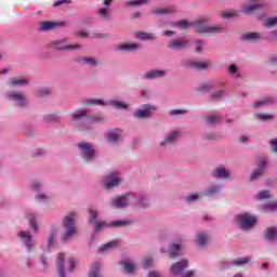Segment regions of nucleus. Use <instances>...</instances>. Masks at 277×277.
<instances>
[{"mask_svg":"<svg viewBox=\"0 0 277 277\" xmlns=\"http://www.w3.org/2000/svg\"><path fill=\"white\" fill-rule=\"evenodd\" d=\"M209 23V17L201 16L197 18L195 22L189 23L186 19H181L174 24L175 27H180V29H188L189 27H195L196 34L203 35V36H211L213 34H221L222 26L214 25V26H207Z\"/></svg>","mask_w":277,"mask_h":277,"instance_id":"obj_1","label":"nucleus"},{"mask_svg":"<svg viewBox=\"0 0 277 277\" xmlns=\"http://www.w3.org/2000/svg\"><path fill=\"white\" fill-rule=\"evenodd\" d=\"M192 68H195L196 70H205V68H208L209 65L207 63L202 62H193L190 63Z\"/></svg>","mask_w":277,"mask_h":277,"instance_id":"obj_38","label":"nucleus"},{"mask_svg":"<svg viewBox=\"0 0 277 277\" xmlns=\"http://www.w3.org/2000/svg\"><path fill=\"white\" fill-rule=\"evenodd\" d=\"M108 142H110V144H116V142H120V131H113L108 133L107 136Z\"/></svg>","mask_w":277,"mask_h":277,"instance_id":"obj_27","label":"nucleus"},{"mask_svg":"<svg viewBox=\"0 0 277 277\" xmlns=\"http://www.w3.org/2000/svg\"><path fill=\"white\" fill-rule=\"evenodd\" d=\"M237 222L240 228L243 230H249V228H254V224H256V216L248 213L239 214L237 216Z\"/></svg>","mask_w":277,"mask_h":277,"instance_id":"obj_4","label":"nucleus"},{"mask_svg":"<svg viewBox=\"0 0 277 277\" xmlns=\"http://www.w3.org/2000/svg\"><path fill=\"white\" fill-rule=\"evenodd\" d=\"M272 198V194H269V190H262L256 195L258 200H267Z\"/></svg>","mask_w":277,"mask_h":277,"instance_id":"obj_40","label":"nucleus"},{"mask_svg":"<svg viewBox=\"0 0 277 277\" xmlns=\"http://www.w3.org/2000/svg\"><path fill=\"white\" fill-rule=\"evenodd\" d=\"M237 16V11H224L222 13V18H235Z\"/></svg>","mask_w":277,"mask_h":277,"instance_id":"obj_45","label":"nucleus"},{"mask_svg":"<svg viewBox=\"0 0 277 277\" xmlns=\"http://www.w3.org/2000/svg\"><path fill=\"white\" fill-rule=\"evenodd\" d=\"M64 253H60L56 261L58 277H66V274L64 273Z\"/></svg>","mask_w":277,"mask_h":277,"instance_id":"obj_19","label":"nucleus"},{"mask_svg":"<svg viewBox=\"0 0 277 277\" xmlns=\"http://www.w3.org/2000/svg\"><path fill=\"white\" fill-rule=\"evenodd\" d=\"M220 192V188L217 187H212L206 192V196H215Z\"/></svg>","mask_w":277,"mask_h":277,"instance_id":"obj_52","label":"nucleus"},{"mask_svg":"<svg viewBox=\"0 0 277 277\" xmlns=\"http://www.w3.org/2000/svg\"><path fill=\"white\" fill-rule=\"evenodd\" d=\"M6 96L11 101L17 103L18 107H25V105H27V97L25 96V93L21 91H10L6 93Z\"/></svg>","mask_w":277,"mask_h":277,"instance_id":"obj_8","label":"nucleus"},{"mask_svg":"<svg viewBox=\"0 0 277 277\" xmlns=\"http://www.w3.org/2000/svg\"><path fill=\"white\" fill-rule=\"evenodd\" d=\"M170 116H183L185 114H187V110L185 109H172L170 110Z\"/></svg>","mask_w":277,"mask_h":277,"instance_id":"obj_47","label":"nucleus"},{"mask_svg":"<svg viewBox=\"0 0 277 277\" xmlns=\"http://www.w3.org/2000/svg\"><path fill=\"white\" fill-rule=\"evenodd\" d=\"M184 269H187V261L182 260L181 262H176L171 267V273H173L175 276H179L180 274H183Z\"/></svg>","mask_w":277,"mask_h":277,"instance_id":"obj_15","label":"nucleus"},{"mask_svg":"<svg viewBox=\"0 0 277 277\" xmlns=\"http://www.w3.org/2000/svg\"><path fill=\"white\" fill-rule=\"evenodd\" d=\"M203 47H205V41H198L197 47H196V52L197 53H202Z\"/></svg>","mask_w":277,"mask_h":277,"instance_id":"obj_55","label":"nucleus"},{"mask_svg":"<svg viewBox=\"0 0 277 277\" xmlns=\"http://www.w3.org/2000/svg\"><path fill=\"white\" fill-rule=\"evenodd\" d=\"M129 224H131V221L129 220L113 221L110 224L105 221H96L94 223V230L95 233H98L103 230V228H111V226H114L115 228H120L122 226H129Z\"/></svg>","mask_w":277,"mask_h":277,"instance_id":"obj_3","label":"nucleus"},{"mask_svg":"<svg viewBox=\"0 0 277 277\" xmlns=\"http://www.w3.org/2000/svg\"><path fill=\"white\" fill-rule=\"evenodd\" d=\"M51 94V91L49 89H41L39 91V96H49Z\"/></svg>","mask_w":277,"mask_h":277,"instance_id":"obj_58","label":"nucleus"},{"mask_svg":"<svg viewBox=\"0 0 277 277\" xmlns=\"http://www.w3.org/2000/svg\"><path fill=\"white\" fill-rule=\"evenodd\" d=\"M89 213H90V222H94V220H96L98 213L96 212V210H92L91 208L89 209Z\"/></svg>","mask_w":277,"mask_h":277,"instance_id":"obj_53","label":"nucleus"},{"mask_svg":"<svg viewBox=\"0 0 277 277\" xmlns=\"http://www.w3.org/2000/svg\"><path fill=\"white\" fill-rule=\"evenodd\" d=\"M98 272H101V264L100 263H95L93 265V268L89 273V277H101V274Z\"/></svg>","mask_w":277,"mask_h":277,"instance_id":"obj_37","label":"nucleus"},{"mask_svg":"<svg viewBox=\"0 0 277 277\" xmlns=\"http://www.w3.org/2000/svg\"><path fill=\"white\" fill-rule=\"evenodd\" d=\"M129 198H131V193L116 197L111 201V207H114V209H122L124 207H129Z\"/></svg>","mask_w":277,"mask_h":277,"instance_id":"obj_10","label":"nucleus"},{"mask_svg":"<svg viewBox=\"0 0 277 277\" xmlns=\"http://www.w3.org/2000/svg\"><path fill=\"white\" fill-rule=\"evenodd\" d=\"M263 211L268 213L269 211H276L277 209V202H268L264 206H262Z\"/></svg>","mask_w":277,"mask_h":277,"instance_id":"obj_39","label":"nucleus"},{"mask_svg":"<svg viewBox=\"0 0 277 277\" xmlns=\"http://www.w3.org/2000/svg\"><path fill=\"white\" fill-rule=\"evenodd\" d=\"M37 200H39V202H44V200H49V197L47 195H37Z\"/></svg>","mask_w":277,"mask_h":277,"instance_id":"obj_61","label":"nucleus"},{"mask_svg":"<svg viewBox=\"0 0 277 277\" xmlns=\"http://www.w3.org/2000/svg\"><path fill=\"white\" fill-rule=\"evenodd\" d=\"M272 103V98L265 97L263 100H259L253 104V107H263L264 105H269Z\"/></svg>","mask_w":277,"mask_h":277,"instance_id":"obj_41","label":"nucleus"},{"mask_svg":"<svg viewBox=\"0 0 277 277\" xmlns=\"http://www.w3.org/2000/svg\"><path fill=\"white\" fill-rule=\"evenodd\" d=\"M197 243L201 247L207 246L209 243V236L202 233L197 234Z\"/></svg>","mask_w":277,"mask_h":277,"instance_id":"obj_33","label":"nucleus"},{"mask_svg":"<svg viewBox=\"0 0 277 277\" xmlns=\"http://www.w3.org/2000/svg\"><path fill=\"white\" fill-rule=\"evenodd\" d=\"M206 122L208 124H217V122H220V118L215 115H210L206 117Z\"/></svg>","mask_w":277,"mask_h":277,"instance_id":"obj_43","label":"nucleus"},{"mask_svg":"<svg viewBox=\"0 0 277 277\" xmlns=\"http://www.w3.org/2000/svg\"><path fill=\"white\" fill-rule=\"evenodd\" d=\"M143 267L145 268L153 267V258H146L143 261Z\"/></svg>","mask_w":277,"mask_h":277,"instance_id":"obj_51","label":"nucleus"},{"mask_svg":"<svg viewBox=\"0 0 277 277\" xmlns=\"http://www.w3.org/2000/svg\"><path fill=\"white\" fill-rule=\"evenodd\" d=\"M98 15H100L102 18H109V9H107V8L100 9V10H98Z\"/></svg>","mask_w":277,"mask_h":277,"instance_id":"obj_48","label":"nucleus"},{"mask_svg":"<svg viewBox=\"0 0 277 277\" xmlns=\"http://www.w3.org/2000/svg\"><path fill=\"white\" fill-rule=\"evenodd\" d=\"M85 116H88V110L85 109H78L69 114L70 120H81V118H85Z\"/></svg>","mask_w":277,"mask_h":277,"instance_id":"obj_23","label":"nucleus"},{"mask_svg":"<svg viewBox=\"0 0 277 277\" xmlns=\"http://www.w3.org/2000/svg\"><path fill=\"white\" fill-rule=\"evenodd\" d=\"M64 3H70V0H57L54 2V8H57V5H62Z\"/></svg>","mask_w":277,"mask_h":277,"instance_id":"obj_62","label":"nucleus"},{"mask_svg":"<svg viewBox=\"0 0 277 277\" xmlns=\"http://www.w3.org/2000/svg\"><path fill=\"white\" fill-rule=\"evenodd\" d=\"M181 254V245H172L170 249V258L171 259H176Z\"/></svg>","mask_w":277,"mask_h":277,"instance_id":"obj_31","label":"nucleus"},{"mask_svg":"<svg viewBox=\"0 0 277 277\" xmlns=\"http://www.w3.org/2000/svg\"><path fill=\"white\" fill-rule=\"evenodd\" d=\"M121 265L127 274H133L135 272V264L129 261H122Z\"/></svg>","mask_w":277,"mask_h":277,"instance_id":"obj_29","label":"nucleus"},{"mask_svg":"<svg viewBox=\"0 0 277 277\" xmlns=\"http://www.w3.org/2000/svg\"><path fill=\"white\" fill-rule=\"evenodd\" d=\"M64 23L60 22H40L39 31H53L55 27H62Z\"/></svg>","mask_w":277,"mask_h":277,"instance_id":"obj_13","label":"nucleus"},{"mask_svg":"<svg viewBox=\"0 0 277 277\" xmlns=\"http://www.w3.org/2000/svg\"><path fill=\"white\" fill-rule=\"evenodd\" d=\"M263 4H251L242 8V14H252V12H256V10H261Z\"/></svg>","mask_w":277,"mask_h":277,"instance_id":"obj_28","label":"nucleus"},{"mask_svg":"<svg viewBox=\"0 0 277 277\" xmlns=\"http://www.w3.org/2000/svg\"><path fill=\"white\" fill-rule=\"evenodd\" d=\"M166 70L161 69H153L144 74L143 79L153 80V79H160V77H166Z\"/></svg>","mask_w":277,"mask_h":277,"instance_id":"obj_14","label":"nucleus"},{"mask_svg":"<svg viewBox=\"0 0 277 277\" xmlns=\"http://www.w3.org/2000/svg\"><path fill=\"white\" fill-rule=\"evenodd\" d=\"M67 43L68 38H63L50 42V47H52V49H55L56 51H72V49H81V45L79 44L67 45Z\"/></svg>","mask_w":277,"mask_h":277,"instance_id":"obj_5","label":"nucleus"},{"mask_svg":"<svg viewBox=\"0 0 277 277\" xmlns=\"http://www.w3.org/2000/svg\"><path fill=\"white\" fill-rule=\"evenodd\" d=\"M277 25V17L268 18L265 22V27H274Z\"/></svg>","mask_w":277,"mask_h":277,"instance_id":"obj_49","label":"nucleus"},{"mask_svg":"<svg viewBox=\"0 0 277 277\" xmlns=\"http://www.w3.org/2000/svg\"><path fill=\"white\" fill-rule=\"evenodd\" d=\"M169 49L173 51H181L183 49H187L189 47V41L184 39H175L169 43Z\"/></svg>","mask_w":277,"mask_h":277,"instance_id":"obj_12","label":"nucleus"},{"mask_svg":"<svg viewBox=\"0 0 277 277\" xmlns=\"http://www.w3.org/2000/svg\"><path fill=\"white\" fill-rule=\"evenodd\" d=\"M148 0H134V1H129L126 3V5H144Z\"/></svg>","mask_w":277,"mask_h":277,"instance_id":"obj_50","label":"nucleus"},{"mask_svg":"<svg viewBox=\"0 0 277 277\" xmlns=\"http://www.w3.org/2000/svg\"><path fill=\"white\" fill-rule=\"evenodd\" d=\"M174 12H176L174 8H163V9L156 10L154 14L168 15V14H174Z\"/></svg>","mask_w":277,"mask_h":277,"instance_id":"obj_36","label":"nucleus"},{"mask_svg":"<svg viewBox=\"0 0 277 277\" xmlns=\"http://www.w3.org/2000/svg\"><path fill=\"white\" fill-rule=\"evenodd\" d=\"M269 144H271L273 150H274L275 153H277V138L272 140V141L269 142Z\"/></svg>","mask_w":277,"mask_h":277,"instance_id":"obj_59","label":"nucleus"},{"mask_svg":"<svg viewBox=\"0 0 277 277\" xmlns=\"http://www.w3.org/2000/svg\"><path fill=\"white\" fill-rule=\"evenodd\" d=\"M78 148L80 149L81 157H83L85 161H92V159H94L95 151L92 144L82 142L78 144Z\"/></svg>","mask_w":277,"mask_h":277,"instance_id":"obj_6","label":"nucleus"},{"mask_svg":"<svg viewBox=\"0 0 277 277\" xmlns=\"http://www.w3.org/2000/svg\"><path fill=\"white\" fill-rule=\"evenodd\" d=\"M28 220L30 223V228H32L35 233H38V225L36 224V217L34 214H28Z\"/></svg>","mask_w":277,"mask_h":277,"instance_id":"obj_44","label":"nucleus"},{"mask_svg":"<svg viewBox=\"0 0 277 277\" xmlns=\"http://www.w3.org/2000/svg\"><path fill=\"white\" fill-rule=\"evenodd\" d=\"M212 175L214 179H228V176H230V171H228L226 167L221 166L213 171Z\"/></svg>","mask_w":277,"mask_h":277,"instance_id":"obj_16","label":"nucleus"},{"mask_svg":"<svg viewBox=\"0 0 277 277\" xmlns=\"http://www.w3.org/2000/svg\"><path fill=\"white\" fill-rule=\"evenodd\" d=\"M75 220H77V214L71 212L64 217L63 226L65 228V233L63 235V239H70V237H75L77 235V226L75 225Z\"/></svg>","mask_w":277,"mask_h":277,"instance_id":"obj_2","label":"nucleus"},{"mask_svg":"<svg viewBox=\"0 0 277 277\" xmlns=\"http://www.w3.org/2000/svg\"><path fill=\"white\" fill-rule=\"evenodd\" d=\"M136 38H138V40H155V34H153V32H137Z\"/></svg>","mask_w":277,"mask_h":277,"instance_id":"obj_35","label":"nucleus"},{"mask_svg":"<svg viewBox=\"0 0 277 277\" xmlns=\"http://www.w3.org/2000/svg\"><path fill=\"white\" fill-rule=\"evenodd\" d=\"M242 40H246L247 42H256V40H261V35L258 32H247L242 35Z\"/></svg>","mask_w":277,"mask_h":277,"instance_id":"obj_25","label":"nucleus"},{"mask_svg":"<svg viewBox=\"0 0 277 277\" xmlns=\"http://www.w3.org/2000/svg\"><path fill=\"white\" fill-rule=\"evenodd\" d=\"M122 180L120 179V173L118 171L113 172L110 175L105 177V189H114V187H118L120 185V182Z\"/></svg>","mask_w":277,"mask_h":277,"instance_id":"obj_7","label":"nucleus"},{"mask_svg":"<svg viewBox=\"0 0 277 277\" xmlns=\"http://www.w3.org/2000/svg\"><path fill=\"white\" fill-rule=\"evenodd\" d=\"M269 38L271 40H274V38H277V29L271 31Z\"/></svg>","mask_w":277,"mask_h":277,"instance_id":"obj_64","label":"nucleus"},{"mask_svg":"<svg viewBox=\"0 0 277 277\" xmlns=\"http://www.w3.org/2000/svg\"><path fill=\"white\" fill-rule=\"evenodd\" d=\"M210 90H213V84L210 82L202 83L199 88V92H210Z\"/></svg>","mask_w":277,"mask_h":277,"instance_id":"obj_42","label":"nucleus"},{"mask_svg":"<svg viewBox=\"0 0 277 277\" xmlns=\"http://www.w3.org/2000/svg\"><path fill=\"white\" fill-rule=\"evenodd\" d=\"M194 200H198L197 194H193V195H189L188 197H186V202H194Z\"/></svg>","mask_w":277,"mask_h":277,"instance_id":"obj_57","label":"nucleus"},{"mask_svg":"<svg viewBox=\"0 0 277 277\" xmlns=\"http://www.w3.org/2000/svg\"><path fill=\"white\" fill-rule=\"evenodd\" d=\"M254 117L262 122H272L274 120V115L272 114H255Z\"/></svg>","mask_w":277,"mask_h":277,"instance_id":"obj_30","label":"nucleus"},{"mask_svg":"<svg viewBox=\"0 0 277 277\" xmlns=\"http://www.w3.org/2000/svg\"><path fill=\"white\" fill-rule=\"evenodd\" d=\"M80 64H88L89 66H97L98 62L94 57H82L78 60Z\"/></svg>","mask_w":277,"mask_h":277,"instance_id":"obj_32","label":"nucleus"},{"mask_svg":"<svg viewBox=\"0 0 277 277\" xmlns=\"http://www.w3.org/2000/svg\"><path fill=\"white\" fill-rule=\"evenodd\" d=\"M119 243H120V241H118V240H113L110 242H107V243L103 245L102 247H100L98 252H107L109 250H114V248H118Z\"/></svg>","mask_w":277,"mask_h":277,"instance_id":"obj_22","label":"nucleus"},{"mask_svg":"<svg viewBox=\"0 0 277 277\" xmlns=\"http://www.w3.org/2000/svg\"><path fill=\"white\" fill-rule=\"evenodd\" d=\"M265 170H267V159L261 157L258 162V169L251 174V181H256V179H261V175L265 174Z\"/></svg>","mask_w":277,"mask_h":277,"instance_id":"obj_9","label":"nucleus"},{"mask_svg":"<svg viewBox=\"0 0 277 277\" xmlns=\"http://www.w3.org/2000/svg\"><path fill=\"white\" fill-rule=\"evenodd\" d=\"M90 120H91L92 122H101V120H103V116H101V115H92V116L90 117Z\"/></svg>","mask_w":277,"mask_h":277,"instance_id":"obj_54","label":"nucleus"},{"mask_svg":"<svg viewBox=\"0 0 277 277\" xmlns=\"http://www.w3.org/2000/svg\"><path fill=\"white\" fill-rule=\"evenodd\" d=\"M137 202H138V207H143V208L148 207V200H146V198H141Z\"/></svg>","mask_w":277,"mask_h":277,"instance_id":"obj_56","label":"nucleus"},{"mask_svg":"<svg viewBox=\"0 0 277 277\" xmlns=\"http://www.w3.org/2000/svg\"><path fill=\"white\" fill-rule=\"evenodd\" d=\"M250 263V258H239L238 260H233L232 262H227V267H230V265H248Z\"/></svg>","mask_w":277,"mask_h":277,"instance_id":"obj_26","label":"nucleus"},{"mask_svg":"<svg viewBox=\"0 0 277 277\" xmlns=\"http://www.w3.org/2000/svg\"><path fill=\"white\" fill-rule=\"evenodd\" d=\"M265 239L267 241H276L277 239V227H268L264 233Z\"/></svg>","mask_w":277,"mask_h":277,"instance_id":"obj_21","label":"nucleus"},{"mask_svg":"<svg viewBox=\"0 0 277 277\" xmlns=\"http://www.w3.org/2000/svg\"><path fill=\"white\" fill-rule=\"evenodd\" d=\"M224 96H226V92H224V91H217L216 93H213V94L211 95V98H212L213 101H220V98H224Z\"/></svg>","mask_w":277,"mask_h":277,"instance_id":"obj_46","label":"nucleus"},{"mask_svg":"<svg viewBox=\"0 0 277 277\" xmlns=\"http://www.w3.org/2000/svg\"><path fill=\"white\" fill-rule=\"evenodd\" d=\"M140 44L136 43H122L115 48L116 51H137Z\"/></svg>","mask_w":277,"mask_h":277,"instance_id":"obj_18","label":"nucleus"},{"mask_svg":"<svg viewBox=\"0 0 277 277\" xmlns=\"http://www.w3.org/2000/svg\"><path fill=\"white\" fill-rule=\"evenodd\" d=\"M68 265H69L68 271H69V272H72V269H75V259H72V258L69 259Z\"/></svg>","mask_w":277,"mask_h":277,"instance_id":"obj_60","label":"nucleus"},{"mask_svg":"<svg viewBox=\"0 0 277 277\" xmlns=\"http://www.w3.org/2000/svg\"><path fill=\"white\" fill-rule=\"evenodd\" d=\"M228 70L232 75H235L237 72V65H230Z\"/></svg>","mask_w":277,"mask_h":277,"instance_id":"obj_63","label":"nucleus"},{"mask_svg":"<svg viewBox=\"0 0 277 277\" xmlns=\"http://www.w3.org/2000/svg\"><path fill=\"white\" fill-rule=\"evenodd\" d=\"M29 84V78L26 77H19V78H11L9 80V85H28Z\"/></svg>","mask_w":277,"mask_h":277,"instance_id":"obj_20","label":"nucleus"},{"mask_svg":"<svg viewBox=\"0 0 277 277\" xmlns=\"http://www.w3.org/2000/svg\"><path fill=\"white\" fill-rule=\"evenodd\" d=\"M181 136V133L179 131L171 132L164 141L160 142V146H166L167 144H174L176 140Z\"/></svg>","mask_w":277,"mask_h":277,"instance_id":"obj_17","label":"nucleus"},{"mask_svg":"<svg viewBox=\"0 0 277 277\" xmlns=\"http://www.w3.org/2000/svg\"><path fill=\"white\" fill-rule=\"evenodd\" d=\"M19 237L24 239V243L28 250H31L34 248V243H31V235H29L28 232H21Z\"/></svg>","mask_w":277,"mask_h":277,"instance_id":"obj_24","label":"nucleus"},{"mask_svg":"<svg viewBox=\"0 0 277 277\" xmlns=\"http://www.w3.org/2000/svg\"><path fill=\"white\" fill-rule=\"evenodd\" d=\"M109 105L115 107L116 109H129V104L124 102H119V101H110Z\"/></svg>","mask_w":277,"mask_h":277,"instance_id":"obj_34","label":"nucleus"},{"mask_svg":"<svg viewBox=\"0 0 277 277\" xmlns=\"http://www.w3.org/2000/svg\"><path fill=\"white\" fill-rule=\"evenodd\" d=\"M157 107L151 105H144L143 108L137 109L134 113V118L144 119V118H150L153 111H156Z\"/></svg>","mask_w":277,"mask_h":277,"instance_id":"obj_11","label":"nucleus"}]
</instances>
